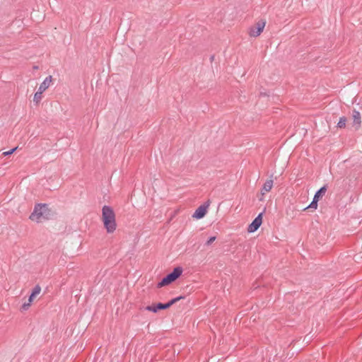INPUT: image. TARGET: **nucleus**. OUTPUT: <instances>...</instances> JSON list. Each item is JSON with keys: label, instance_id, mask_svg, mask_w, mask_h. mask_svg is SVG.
I'll list each match as a JSON object with an SVG mask.
<instances>
[{"label": "nucleus", "instance_id": "4468645a", "mask_svg": "<svg viewBox=\"0 0 362 362\" xmlns=\"http://www.w3.org/2000/svg\"><path fill=\"white\" fill-rule=\"evenodd\" d=\"M31 303H29L28 300H26L23 304L20 307L19 310L21 312H25V311H27L30 305H31Z\"/></svg>", "mask_w": 362, "mask_h": 362}, {"label": "nucleus", "instance_id": "f03ea898", "mask_svg": "<svg viewBox=\"0 0 362 362\" xmlns=\"http://www.w3.org/2000/svg\"><path fill=\"white\" fill-rule=\"evenodd\" d=\"M51 211L46 204H37L35 206L30 219L33 221L40 223L49 218Z\"/></svg>", "mask_w": 362, "mask_h": 362}, {"label": "nucleus", "instance_id": "9d476101", "mask_svg": "<svg viewBox=\"0 0 362 362\" xmlns=\"http://www.w3.org/2000/svg\"><path fill=\"white\" fill-rule=\"evenodd\" d=\"M274 181L272 179L267 180L263 185L262 189L261 190L262 194H264L267 192L271 191L273 187Z\"/></svg>", "mask_w": 362, "mask_h": 362}, {"label": "nucleus", "instance_id": "2eb2a0df", "mask_svg": "<svg viewBox=\"0 0 362 362\" xmlns=\"http://www.w3.org/2000/svg\"><path fill=\"white\" fill-rule=\"evenodd\" d=\"M346 118L345 117H340L339 119V121L337 124V127L339 128H345L346 127Z\"/></svg>", "mask_w": 362, "mask_h": 362}, {"label": "nucleus", "instance_id": "1a4fd4ad", "mask_svg": "<svg viewBox=\"0 0 362 362\" xmlns=\"http://www.w3.org/2000/svg\"><path fill=\"white\" fill-rule=\"evenodd\" d=\"M52 82V77L51 76L46 77L42 83L40 85L37 90L44 93L51 86Z\"/></svg>", "mask_w": 362, "mask_h": 362}, {"label": "nucleus", "instance_id": "0eeeda50", "mask_svg": "<svg viewBox=\"0 0 362 362\" xmlns=\"http://www.w3.org/2000/svg\"><path fill=\"white\" fill-rule=\"evenodd\" d=\"M209 204L199 206L192 215L195 219H201L205 216L208 211Z\"/></svg>", "mask_w": 362, "mask_h": 362}, {"label": "nucleus", "instance_id": "f257e3e1", "mask_svg": "<svg viewBox=\"0 0 362 362\" xmlns=\"http://www.w3.org/2000/svg\"><path fill=\"white\" fill-rule=\"evenodd\" d=\"M101 220L107 233H113L116 230V216L110 206H104L103 207Z\"/></svg>", "mask_w": 362, "mask_h": 362}, {"label": "nucleus", "instance_id": "a211bd4d", "mask_svg": "<svg viewBox=\"0 0 362 362\" xmlns=\"http://www.w3.org/2000/svg\"><path fill=\"white\" fill-rule=\"evenodd\" d=\"M216 240V237L215 236H213V237H211L207 241H206V245H211L214 241H215Z\"/></svg>", "mask_w": 362, "mask_h": 362}, {"label": "nucleus", "instance_id": "9b49d317", "mask_svg": "<svg viewBox=\"0 0 362 362\" xmlns=\"http://www.w3.org/2000/svg\"><path fill=\"white\" fill-rule=\"evenodd\" d=\"M184 297L180 296H178L177 298H173L171 299L169 302H168L167 303H161V306L162 307V310H165V309H168L169 308L171 305H173V304H175V303L178 302L179 300L183 299Z\"/></svg>", "mask_w": 362, "mask_h": 362}, {"label": "nucleus", "instance_id": "ddd939ff", "mask_svg": "<svg viewBox=\"0 0 362 362\" xmlns=\"http://www.w3.org/2000/svg\"><path fill=\"white\" fill-rule=\"evenodd\" d=\"M42 92L37 90L33 96V102L35 103V105H38L41 100L42 99Z\"/></svg>", "mask_w": 362, "mask_h": 362}, {"label": "nucleus", "instance_id": "20e7f679", "mask_svg": "<svg viewBox=\"0 0 362 362\" xmlns=\"http://www.w3.org/2000/svg\"><path fill=\"white\" fill-rule=\"evenodd\" d=\"M266 25L265 20H260L257 21L254 25L249 28L248 34L250 37H256L260 35L263 32Z\"/></svg>", "mask_w": 362, "mask_h": 362}, {"label": "nucleus", "instance_id": "dca6fc26", "mask_svg": "<svg viewBox=\"0 0 362 362\" xmlns=\"http://www.w3.org/2000/svg\"><path fill=\"white\" fill-rule=\"evenodd\" d=\"M40 292H41L40 286H36L33 288V290L31 293L33 294V296H36L37 297L40 293Z\"/></svg>", "mask_w": 362, "mask_h": 362}, {"label": "nucleus", "instance_id": "6ab92c4d", "mask_svg": "<svg viewBox=\"0 0 362 362\" xmlns=\"http://www.w3.org/2000/svg\"><path fill=\"white\" fill-rule=\"evenodd\" d=\"M35 298H36V296H33V294L31 293V295L30 296V297L28 300L29 303H32Z\"/></svg>", "mask_w": 362, "mask_h": 362}, {"label": "nucleus", "instance_id": "7ed1b4c3", "mask_svg": "<svg viewBox=\"0 0 362 362\" xmlns=\"http://www.w3.org/2000/svg\"><path fill=\"white\" fill-rule=\"evenodd\" d=\"M182 272L183 269L182 267H175L171 273L168 274L157 284V288H160L167 286L175 282L182 275Z\"/></svg>", "mask_w": 362, "mask_h": 362}, {"label": "nucleus", "instance_id": "39448f33", "mask_svg": "<svg viewBox=\"0 0 362 362\" xmlns=\"http://www.w3.org/2000/svg\"><path fill=\"white\" fill-rule=\"evenodd\" d=\"M262 223V214H259L254 221L248 226L247 232L252 233L255 232Z\"/></svg>", "mask_w": 362, "mask_h": 362}, {"label": "nucleus", "instance_id": "f3484780", "mask_svg": "<svg viewBox=\"0 0 362 362\" xmlns=\"http://www.w3.org/2000/svg\"><path fill=\"white\" fill-rule=\"evenodd\" d=\"M16 149H17V147L13 148L8 151H5L3 153V156H6L11 155V154L13 153L16 151Z\"/></svg>", "mask_w": 362, "mask_h": 362}, {"label": "nucleus", "instance_id": "f8f14e48", "mask_svg": "<svg viewBox=\"0 0 362 362\" xmlns=\"http://www.w3.org/2000/svg\"><path fill=\"white\" fill-rule=\"evenodd\" d=\"M161 303H157V304H152L151 305H148L146 307V310L152 312L153 313H158L160 310H162Z\"/></svg>", "mask_w": 362, "mask_h": 362}, {"label": "nucleus", "instance_id": "423d86ee", "mask_svg": "<svg viewBox=\"0 0 362 362\" xmlns=\"http://www.w3.org/2000/svg\"><path fill=\"white\" fill-rule=\"evenodd\" d=\"M327 191V188L325 187H321L315 194L314 198L309 208H312L314 209H316L317 207V202L318 201L325 195V192Z\"/></svg>", "mask_w": 362, "mask_h": 362}, {"label": "nucleus", "instance_id": "6e6552de", "mask_svg": "<svg viewBox=\"0 0 362 362\" xmlns=\"http://www.w3.org/2000/svg\"><path fill=\"white\" fill-rule=\"evenodd\" d=\"M353 127L355 129L358 130L361 127V113L357 110H354L353 115Z\"/></svg>", "mask_w": 362, "mask_h": 362}]
</instances>
